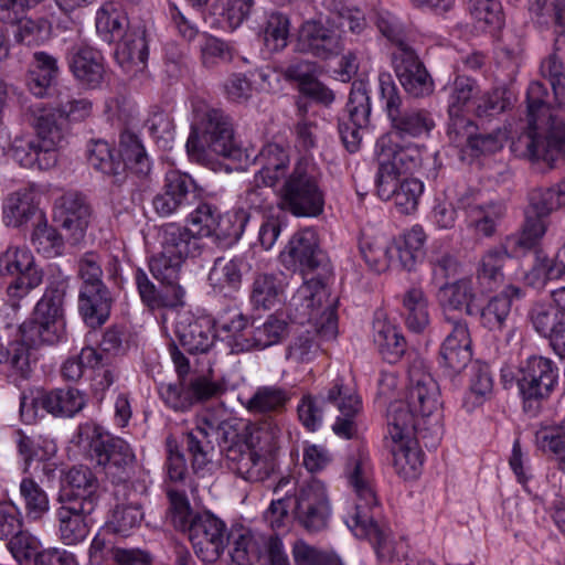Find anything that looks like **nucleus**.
Masks as SVG:
<instances>
[{"label": "nucleus", "mask_w": 565, "mask_h": 565, "mask_svg": "<svg viewBox=\"0 0 565 565\" xmlns=\"http://www.w3.org/2000/svg\"><path fill=\"white\" fill-rule=\"evenodd\" d=\"M214 434L226 466L237 476L250 482H260L269 478L273 463L263 455L269 451L279 437L280 428L271 418L259 424H250L237 418L216 423L204 418L203 426L184 436L186 450L191 456L194 472H200L213 462L215 447L210 440Z\"/></svg>", "instance_id": "obj_1"}, {"label": "nucleus", "mask_w": 565, "mask_h": 565, "mask_svg": "<svg viewBox=\"0 0 565 565\" xmlns=\"http://www.w3.org/2000/svg\"><path fill=\"white\" fill-rule=\"evenodd\" d=\"M75 438L89 459L103 467L115 483L114 495L121 503L115 507L108 524L113 532L127 536L143 520L141 503L136 499L139 492L129 482L136 462L131 447L93 422L81 424Z\"/></svg>", "instance_id": "obj_2"}, {"label": "nucleus", "mask_w": 565, "mask_h": 565, "mask_svg": "<svg viewBox=\"0 0 565 565\" xmlns=\"http://www.w3.org/2000/svg\"><path fill=\"white\" fill-rule=\"evenodd\" d=\"M377 171L376 193L382 200H393L401 213L416 211L424 191L417 179L407 178L420 163V151L413 146L394 143L390 136H382L375 145Z\"/></svg>", "instance_id": "obj_3"}, {"label": "nucleus", "mask_w": 565, "mask_h": 565, "mask_svg": "<svg viewBox=\"0 0 565 565\" xmlns=\"http://www.w3.org/2000/svg\"><path fill=\"white\" fill-rule=\"evenodd\" d=\"M345 475L350 486L356 494L353 512L345 519L347 525L355 536L367 539L379 558L392 559L394 546L391 532L374 521L373 509L377 499L370 478L369 458L363 452L352 455L345 466Z\"/></svg>", "instance_id": "obj_4"}, {"label": "nucleus", "mask_w": 565, "mask_h": 565, "mask_svg": "<svg viewBox=\"0 0 565 565\" xmlns=\"http://www.w3.org/2000/svg\"><path fill=\"white\" fill-rule=\"evenodd\" d=\"M554 109L527 108L526 131L511 143L515 156L546 162L565 156V124Z\"/></svg>", "instance_id": "obj_5"}, {"label": "nucleus", "mask_w": 565, "mask_h": 565, "mask_svg": "<svg viewBox=\"0 0 565 565\" xmlns=\"http://www.w3.org/2000/svg\"><path fill=\"white\" fill-rule=\"evenodd\" d=\"M185 147L196 162L205 161L211 154L233 157L237 148L230 117L221 108H195Z\"/></svg>", "instance_id": "obj_6"}, {"label": "nucleus", "mask_w": 565, "mask_h": 565, "mask_svg": "<svg viewBox=\"0 0 565 565\" xmlns=\"http://www.w3.org/2000/svg\"><path fill=\"white\" fill-rule=\"evenodd\" d=\"M161 250L149 260V269L159 281L174 282L180 278L183 263L199 257L205 244L185 226L175 223L163 225L159 231Z\"/></svg>", "instance_id": "obj_7"}, {"label": "nucleus", "mask_w": 565, "mask_h": 565, "mask_svg": "<svg viewBox=\"0 0 565 565\" xmlns=\"http://www.w3.org/2000/svg\"><path fill=\"white\" fill-rule=\"evenodd\" d=\"M287 169L278 193L280 209L298 217L319 216L324 207V192L316 167L302 158L291 172L287 173Z\"/></svg>", "instance_id": "obj_8"}, {"label": "nucleus", "mask_w": 565, "mask_h": 565, "mask_svg": "<svg viewBox=\"0 0 565 565\" xmlns=\"http://www.w3.org/2000/svg\"><path fill=\"white\" fill-rule=\"evenodd\" d=\"M66 289L67 282L64 280L51 284L38 301L32 318L20 326V342L25 343L31 353L34 348L42 344H54L62 339Z\"/></svg>", "instance_id": "obj_9"}, {"label": "nucleus", "mask_w": 565, "mask_h": 565, "mask_svg": "<svg viewBox=\"0 0 565 565\" xmlns=\"http://www.w3.org/2000/svg\"><path fill=\"white\" fill-rule=\"evenodd\" d=\"M558 367L544 356L533 355L521 363L516 384L522 398L523 411L537 416L543 403L548 399L558 383Z\"/></svg>", "instance_id": "obj_10"}, {"label": "nucleus", "mask_w": 565, "mask_h": 565, "mask_svg": "<svg viewBox=\"0 0 565 565\" xmlns=\"http://www.w3.org/2000/svg\"><path fill=\"white\" fill-rule=\"evenodd\" d=\"M225 391L224 383L213 381L204 374H192L191 377L162 384L159 394L168 407L174 412L186 413L196 404L220 397Z\"/></svg>", "instance_id": "obj_11"}, {"label": "nucleus", "mask_w": 565, "mask_h": 565, "mask_svg": "<svg viewBox=\"0 0 565 565\" xmlns=\"http://www.w3.org/2000/svg\"><path fill=\"white\" fill-rule=\"evenodd\" d=\"M195 555L204 563H215L228 545L226 523L210 511L196 512L184 531Z\"/></svg>", "instance_id": "obj_12"}, {"label": "nucleus", "mask_w": 565, "mask_h": 565, "mask_svg": "<svg viewBox=\"0 0 565 565\" xmlns=\"http://www.w3.org/2000/svg\"><path fill=\"white\" fill-rule=\"evenodd\" d=\"M291 510L296 522L308 533L327 529L331 515L330 501L324 483L311 478L299 487Z\"/></svg>", "instance_id": "obj_13"}, {"label": "nucleus", "mask_w": 565, "mask_h": 565, "mask_svg": "<svg viewBox=\"0 0 565 565\" xmlns=\"http://www.w3.org/2000/svg\"><path fill=\"white\" fill-rule=\"evenodd\" d=\"M0 275L17 278L8 286L7 292L12 308H19V300L43 281V270L34 262L33 255L24 247L9 246L0 254Z\"/></svg>", "instance_id": "obj_14"}, {"label": "nucleus", "mask_w": 565, "mask_h": 565, "mask_svg": "<svg viewBox=\"0 0 565 565\" xmlns=\"http://www.w3.org/2000/svg\"><path fill=\"white\" fill-rule=\"evenodd\" d=\"M387 433L393 443L415 438L423 441L427 448H434L439 440L440 427L438 420L430 423L422 419L406 401H395L390 404L386 413Z\"/></svg>", "instance_id": "obj_15"}, {"label": "nucleus", "mask_w": 565, "mask_h": 565, "mask_svg": "<svg viewBox=\"0 0 565 565\" xmlns=\"http://www.w3.org/2000/svg\"><path fill=\"white\" fill-rule=\"evenodd\" d=\"M262 169L254 175L253 185L245 192V202L250 209H263L267 202L268 191L266 186H275L289 164L288 151L278 143H267L259 152Z\"/></svg>", "instance_id": "obj_16"}, {"label": "nucleus", "mask_w": 565, "mask_h": 565, "mask_svg": "<svg viewBox=\"0 0 565 565\" xmlns=\"http://www.w3.org/2000/svg\"><path fill=\"white\" fill-rule=\"evenodd\" d=\"M292 301L297 305L301 302L303 313L309 319L320 316L317 331L330 340L338 333V317L334 308V300H329V292L321 279L311 278L307 280L294 296Z\"/></svg>", "instance_id": "obj_17"}, {"label": "nucleus", "mask_w": 565, "mask_h": 565, "mask_svg": "<svg viewBox=\"0 0 565 565\" xmlns=\"http://www.w3.org/2000/svg\"><path fill=\"white\" fill-rule=\"evenodd\" d=\"M90 217V205L79 193L67 192L55 201L53 220L65 232L64 237L71 245L84 239Z\"/></svg>", "instance_id": "obj_18"}, {"label": "nucleus", "mask_w": 565, "mask_h": 565, "mask_svg": "<svg viewBox=\"0 0 565 565\" xmlns=\"http://www.w3.org/2000/svg\"><path fill=\"white\" fill-rule=\"evenodd\" d=\"M282 265L306 275L316 270L324 258L317 233L311 228L296 232L280 253Z\"/></svg>", "instance_id": "obj_19"}, {"label": "nucleus", "mask_w": 565, "mask_h": 565, "mask_svg": "<svg viewBox=\"0 0 565 565\" xmlns=\"http://www.w3.org/2000/svg\"><path fill=\"white\" fill-rule=\"evenodd\" d=\"M408 390L406 402L422 419L426 422L438 409L439 386L420 363H414L408 370Z\"/></svg>", "instance_id": "obj_20"}, {"label": "nucleus", "mask_w": 565, "mask_h": 565, "mask_svg": "<svg viewBox=\"0 0 565 565\" xmlns=\"http://www.w3.org/2000/svg\"><path fill=\"white\" fill-rule=\"evenodd\" d=\"M395 73L405 88L414 97H424L433 92L434 83L418 56L409 46L393 53Z\"/></svg>", "instance_id": "obj_21"}, {"label": "nucleus", "mask_w": 565, "mask_h": 565, "mask_svg": "<svg viewBox=\"0 0 565 565\" xmlns=\"http://www.w3.org/2000/svg\"><path fill=\"white\" fill-rule=\"evenodd\" d=\"M76 110L78 108H71L68 113L63 108H38L34 113L32 126L35 135L46 148L45 150L49 151V160L52 156L58 158V148L62 146L67 125Z\"/></svg>", "instance_id": "obj_22"}, {"label": "nucleus", "mask_w": 565, "mask_h": 565, "mask_svg": "<svg viewBox=\"0 0 565 565\" xmlns=\"http://www.w3.org/2000/svg\"><path fill=\"white\" fill-rule=\"evenodd\" d=\"M174 333L180 347L189 354L207 353L215 341V332L211 321L194 318L189 312L178 316Z\"/></svg>", "instance_id": "obj_23"}, {"label": "nucleus", "mask_w": 565, "mask_h": 565, "mask_svg": "<svg viewBox=\"0 0 565 565\" xmlns=\"http://www.w3.org/2000/svg\"><path fill=\"white\" fill-rule=\"evenodd\" d=\"M326 401L335 405L341 413L332 426L334 434L345 439L354 438L358 434L355 416L360 412L361 401L353 390L339 379L329 390Z\"/></svg>", "instance_id": "obj_24"}, {"label": "nucleus", "mask_w": 565, "mask_h": 565, "mask_svg": "<svg viewBox=\"0 0 565 565\" xmlns=\"http://www.w3.org/2000/svg\"><path fill=\"white\" fill-rule=\"evenodd\" d=\"M116 60L127 73L142 71L149 55V33L143 23L129 25L120 38Z\"/></svg>", "instance_id": "obj_25"}, {"label": "nucleus", "mask_w": 565, "mask_h": 565, "mask_svg": "<svg viewBox=\"0 0 565 565\" xmlns=\"http://www.w3.org/2000/svg\"><path fill=\"white\" fill-rule=\"evenodd\" d=\"M451 331L446 337L439 351L440 364L454 371H462L472 359L471 338L468 324L463 320H451Z\"/></svg>", "instance_id": "obj_26"}, {"label": "nucleus", "mask_w": 565, "mask_h": 565, "mask_svg": "<svg viewBox=\"0 0 565 565\" xmlns=\"http://www.w3.org/2000/svg\"><path fill=\"white\" fill-rule=\"evenodd\" d=\"M95 509L89 502L84 505L77 502H61L56 510V519L60 539L64 544L75 545L85 540L90 529L89 516Z\"/></svg>", "instance_id": "obj_27"}, {"label": "nucleus", "mask_w": 565, "mask_h": 565, "mask_svg": "<svg viewBox=\"0 0 565 565\" xmlns=\"http://www.w3.org/2000/svg\"><path fill=\"white\" fill-rule=\"evenodd\" d=\"M298 46L301 52L320 58H329L343 49L341 36L318 21H306L299 32Z\"/></svg>", "instance_id": "obj_28"}, {"label": "nucleus", "mask_w": 565, "mask_h": 565, "mask_svg": "<svg viewBox=\"0 0 565 565\" xmlns=\"http://www.w3.org/2000/svg\"><path fill=\"white\" fill-rule=\"evenodd\" d=\"M515 254L505 239L482 254L476 268V278L482 291H494L503 284V267Z\"/></svg>", "instance_id": "obj_29"}, {"label": "nucleus", "mask_w": 565, "mask_h": 565, "mask_svg": "<svg viewBox=\"0 0 565 565\" xmlns=\"http://www.w3.org/2000/svg\"><path fill=\"white\" fill-rule=\"evenodd\" d=\"M99 482L94 472L86 466L72 467L64 477V486L60 502H77L81 505L89 502L97 507Z\"/></svg>", "instance_id": "obj_30"}, {"label": "nucleus", "mask_w": 565, "mask_h": 565, "mask_svg": "<svg viewBox=\"0 0 565 565\" xmlns=\"http://www.w3.org/2000/svg\"><path fill=\"white\" fill-rule=\"evenodd\" d=\"M70 67L75 78L87 88H98L106 77L104 55L90 46L77 47L71 57Z\"/></svg>", "instance_id": "obj_31"}, {"label": "nucleus", "mask_w": 565, "mask_h": 565, "mask_svg": "<svg viewBox=\"0 0 565 565\" xmlns=\"http://www.w3.org/2000/svg\"><path fill=\"white\" fill-rule=\"evenodd\" d=\"M135 282L141 301L150 309L173 308L183 303L184 289L179 285V280L171 284L160 281L166 288V291H160L149 279L145 270L138 268L135 271Z\"/></svg>", "instance_id": "obj_32"}, {"label": "nucleus", "mask_w": 565, "mask_h": 565, "mask_svg": "<svg viewBox=\"0 0 565 565\" xmlns=\"http://www.w3.org/2000/svg\"><path fill=\"white\" fill-rule=\"evenodd\" d=\"M535 330L552 342V338L565 326V288L552 292L551 303H536L530 311Z\"/></svg>", "instance_id": "obj_33"}, {"label": "nucleus", "mask_w": 565, "mask_h": 565, "mask_svg": "<svg viewBox=\"0 0 565 565\" xmlns=\"http://www.w3.org/2000/svg\"><path fill=\"white\" fill-rule=\"evenodd\" d=\"M111 303L107 286L79 287L78 312L88 327L104 324L109 318Z\"/></svg>", "instance_id": "obj_34"}, {"label": "nucleus", "mask_w": 565, "mask_h": 565, "mask_svg": "<svg viewBox=\"0 0 565 565\" xmlns=\"http://www.w3.org/2000/svg\"><path fill=\"white\" fill-rule=\"evenodd\" d=\"M42 141L36 135L15 136L11 147L10 156L24 168H36L39 170H49L57 163V157L49 161V156Z\"/></svg>", "instance_id": "obj_35"}, {"label": "nucleus", "mask_w": 565, "mask_h": 565, "mask_svg": "<svg viewBox=\"0 0 565 565\" xmlns=\"http://www.w3.org/2000/svg\"><path fill=\"white\" fill-rule=\"evenodd\" d=\"M249 269L250 265L244 256L218 257L209 274L210 285L218 291L237 290L242 285L243 275Z\"/></svg>", "instance_id": "obj_36"}, {"label": "nucleus", "mask_w": 565, "mask_h": 565, "mask_svg": "<svg viewBox=\"0 0 565 565\" xmlns=\"http://www.w3.org/2000/svg\"><path fill=\"white\" fill-rule=\"evenodd\" d=\"M58 74L57 61L45 52H35L30 65L26 85L32 95L43 98L49 94Z\"/></svg>", "instance_id": "obj_37"}, {"label": "nucleus", "mask_w": 565, "mask_h": 565, "mask_svg": "<svg viewBox=\"0 0 565 565\" xmlns=\"http://www.w3.org/2000/svg\"><path fill=\"white\" fill-rule=\"evenodd\" d=\"M425 239L426 235L422 227H412L401 239L390 245L392 265L401 266L408 271L413 270L423 258Z\"/></svg>", "instance_id": "obj_38"}, {"label": "nucleus", "mask_w": 565, "mask_h": 565, "mask_svg": "<svg viewBox=\"0 0 565 565\" xmlns=\"http://www.w3.org/2000/svg\"><path fill=\"white\" fill-rule=\"evenodd\" d=\"M437 301L444 310L461 311L471 316V303L476 298L471 278L463 277L452 282H443L437 291Z\"/></svg>", "instance_id": "obj_39"}, {"label": "nucleus", "mask_w": 565, "mask_h": 565, "mask_svg": "<svg viewBox=\"0 0 565 565\" xmlns=\"http://www.w3.org/2000/svg\"><path fill=\"white\" fill-rule=\"evenodd\" d=\"M521 289L510 285L492 297L480 311L481 324L490 331H501L510 317L512 298H519Z\"/></svg>", "instance_id": "obj_40"}, {"label": "nucleus", "mask_w": 565, "mask_h": 565, "mask_svg": "<svg viewBox=\"0 0 565 565\" xmlns=\"http://www.w3.org/2000/svg\"><path fill=\"white\" fill-rule=\"evenodd\" d=\"M118 157L125 163V171L129 169L139 178L150 174L151 161L136 134L128 130L120 134Z\"/></svg>", "instance_id": "obj_41"}, {"label": "nucleus", "mask_w": 565, "mask_h": 565, "mask_svg": "<svg viewBox=\"0 0 565 565\" xmlns=\"http://www.w3.org/2000/svg\"><path fill=\"white\" fill-rule=\"evenodd\" d=\"M87 161L96 171L111 177L115 183L125 179V163L116 156L115 149L104 140H92L88 143Z\"/></svg>", "instance_id": "obj_42"}, {"label": "nucleus", "mask_w": 565, "mask_h": 565, "mask_svg": "<svg viewBox=\"0 0 565 565\" xmlns=\"http://www.w3.org/2000/svg\"><path fill=\"white\" fill-rule=\"evenodd\" d=\"M373 340L383 360L396 363L406 352L407 343L397 328L390 322L376 319L373 323Z\"/></svg>", "instance_id": "obj_43"}, {"label": "nucleus", "mask_w": 565, "mask_h": 565, "mask_svg": "<svg viewBox=\"0 0 565 565\" xmlns=\"http://www.w3.org/2000/svg\"><path fill=\"white\" fill-rule=\"evenodd\" d=\"M387 116L399 137H418L434 126L427 114L418 108H387Z\"/></svg>", "instance_id": "obj_44"}, {"label": "nucleus", "mask_w": 565, "mask_h": 565, "mask_svg": "<svg viewBox=\"0 0 565 565\" xmlns=\"http://www.w3.org/2000/svg\"><path fill=\"white\" fill-rule=\"evenodd\" d=\"M282 280L275 274L258 273L250 285L249 299L257 309H271L281 301Z\"/></svg>", "instance_id": "obj_45"}, {"label": "nucleus", "mask_w": 565, "mask_h": 565, "mask_svg": "<svg viewBox=\"0 0 565 565\" xmlns=\"http://www.w3.org/2000/svg\"><path fill=\"white\" fill-rule=\"evenodd\" d=\"M85 406L83 394L75 388H57L42 394L41 407L53 415L73 416Z\"/></svg>", "instance_id": "obj_46"}, {"label": "nucleus", "mask_w": 565, "mask_h": 565, "mask_svg": "<svg viewBox=\"0 0 565 565\" xmlns=\"http://www.w3.org/2000/svg\"><path fill=\"white\" fill-rule=\"evenodd\" d=\"M529 10L539 23H547L552 19L556 25L555 49L565 51V0H529Z\"/></svg>", "instance_id": "obj_47"}, {"label": "nucleus", "mask_w": 565, "mask_h": 565, "mask_svg": "<svg viewBox=\"0 0 565 565\" xmlns=\"http://www.w3.org/2000/svg\"><path fill=\"white\" fill-rule=\"evenodd\" d=\"M420 443L415 438L394 443L393 463L397 473L405 479H414L420 471L423 465L422 451L418 449Z\"/></svg>", "instance_id": "obj_48"}, {"label": "nucleus", "mask_w": 565, "mask_h": 565, "mask_svg": "<svg viewBox=\"0 0 565 565\" xmlns=\"http://www.w3.org/2000/svg\"><path fill=\"white\" fill-rule=\"evenodd\" d=\"M36 192L32 188L21 189L12 193L4 205V220L8 225L21 226L38 213L35 205Z\"/></svg>", "instance_id": "obj_49"}, {"label": "nucleus", "mask_w": 565, "mask_h": 565, "mask_svg": "<svg viewBox=\"0 0 565 565\" xmlns=\"http://www.w3.org/2000/svg\"><path fill=\"white\" fill-rule=\"evenodd\" d=\"M291 398V393L280 386H259L248 399L246 407L253 413L269 414L285 409Z\"/></svg>", "instance_id": "obj_50"}, {"label": "nucleus", "mask_w": 565, "mask_h": 565, "mask_svg": "<svg viewBox=\"0 0 565 565\" xmlns=\"http://www.w3.org/2000/svg\"><path fill=\"white\" fill-rule=\"evenodd\" d=\"M529 209L536 216L547 217L565 205V179L550 188H537L530 192Z\"/></svg>", "instance_id": "obj_51"}, {"label": "nucleus", "mask_w": 565, "mask_h": 565, "mask_svg": "<svg viewBox=\"0 0 565 565\" xmlns=\"http://www.w3.org/2000/svg\"><path fill=\"white\" fill-rule=\"evenodd\" d=\"M126 14L113 3L102 7L96 14V31L103 41L111 43L124 35L128 28Z\"/></svg>", "instance_id": "obj_52"}, {"label": "nucleus", "mask_w": 565, "mask_h": 565, "mask_svg": "<svg viewBox=\"0 0 565 565\" xmlns=\"http://www.w3.org/2000/svg\"><path fill=\"white\" fill-rule=\"evenodd\" d=\"M0 364H6L11 375L25 380L32 372V353L20 340L8 345L0 343Z\"/></svg>", "instance_id": "obj_53"}, {"label": "nucleus", "mask_w": 565, "mask_h": 565, "mask_svg": "<svg viewBox=\"0 0 565 565\" xmlns=\"http://www.w3.org/2000/svg\"><path fill=\"white\" fill-rule=\"evenodd\" d=\"M220 330L227 332V344L231 353L238 354L257 350L254 340V330H248V319L244 315H236L231 321L220 324Z\"/></svg>", "instance_id": "obj_54"}, {"label": "nucleus", "mask_w": 565, "mask_h": 565, "mask_svg": "<svg viewBox=\"0 0 565 565\" xmlns=\"http://www.w3.org/2000/svg\"><path fill=\"white\" fill-rule=\"evenodd\" d=\"M406 324L414 332H422L429 323L428 302L420 288L408 289L403 298Z\"/></svg>", "instance_id": "obj_55"}, {"label": "nucleus", "mask_w": 565, "mask_h": 565, "mask_svg": "<svg viewBox=\"0 0 565 565\" xmlns=\"http://www.w3.org/2000/svg\"><path fill=\"white\" fill-rule=\"evenodd\" d=\"M534 443L539 450L556 461L565 456V419L559 424L541 425L535 431Z\"/></svg>", "instance_id": "obj_56"}, {"label": "nucleus", "mask_w": 565, "mask_h": 565, "mask_svg": "<svg viewBox=\"0 0 565 565\" xmlns=\"http://www.w3.org/2000/svg\"><path fill=\"white\" fill-rule=\"evenodd\" d=\"M493 392V379L487 364H477L472 367L469 393L463 402L467 411H472L490 398Z\"/></svg>", "instance_id": "obj_57"}, {"label": "nucleus", "mask_w": 565, "mask_h": 565, "mask_svg": "<svg viewBox=\"0 0 565 565\" xmlns=\"http://www.w3.org/2000/svg\"><path fill=\"white\" fill-rule=\"evenodd\" d=\"M504 206L501 203H488L473 205L469 210L470 226L476 233L490 237L495 233L497 224L504 215Z\"/></svg>", "instance_id": "obj_58"}, {"label": "nucleus", "mask_w": 565, "mask_h": 565, "mask_svg": "<svg viewBox=\"0 0 565 565\" xmlns=\"http://www.w3.org/2000/svg\"><path fill=\"white\" fill-rule=\"evenodd\" d=\"M544 218V216H536L527 210L522 232L507 236L504 239L515 252L534 247L546 232L547 225Z\"/></svg>", "instance_id": "obj_59"}, {"label": "nucleus", "mask_w": 565, "mask_h": 565, "mask_svg": "<svg viewBox=\"0 0 565 565\" xmlns=\"http://www.w3.org/2000/svg\"><path fill=\"white\" fill-rule=\"evenodd\" d=\"M468 10L482 30H495L503 25L504 14L499 0H468Z\"/></svg>", "instance_id": "obj_60"}, {"label": "nucleus", "mask_w": 565, "mask_h": 565, "mask_svg": "<svg viewBox=\"0 0 565 565\" xmlns=\"http://www.w3.org/2000/svg\"><path fill=\"white\" fill-rule=\"evenodd\" d=\"M31 243L39 253L53 257L62 254L64 237L56 228L43 222V215H39V222L31 235Z\"/></svg>", "instance_id": "obj_61"}, {"label": "nucleus", "mask_w": 565, "mask_h": 565, "mask_svg": "<svg viewBox=\"0 0 565 565\" xmlns=\"http://www.w3.org/2000/svg\"><path fill=\"white\" fill-rule=\"evenodd\" d=\"M431 268L433 280L445 282L448 278L456 276L460 269V262L455 253L444 248L441 245H434L428 256Z\"/></svg>", "instance_id": "obj_62"}, {"label": "nucleus", "mask_w": 565, "mask_h": 565, "mask_svg": "<svg viewBox=\"0 0 565 565\" xmlns=\"http://www.w3.org/2000/svg\"><path fill=\"white\" fill-rule=\"evenodd\" d=\"M163 190L188 209L196 198V184L191 175L179 170L166 173Z\"/></svg>", "instance_id": "obj_63"}, {"label": "nucleus", "mask_w": 565, "mask_h": 565, "mask_svg": "<svg viewBox=\"0 0 565 565\" xmlns=\"http://www.w3.org/2000/svg\"><path fill=\"white\" fill-rule=\"evenodd\" d=\"M291 552L296 565H344L334 552L321 551L303 540H297Z\"/></svg>", "instance_id": "obj_64"}]
</instances>
